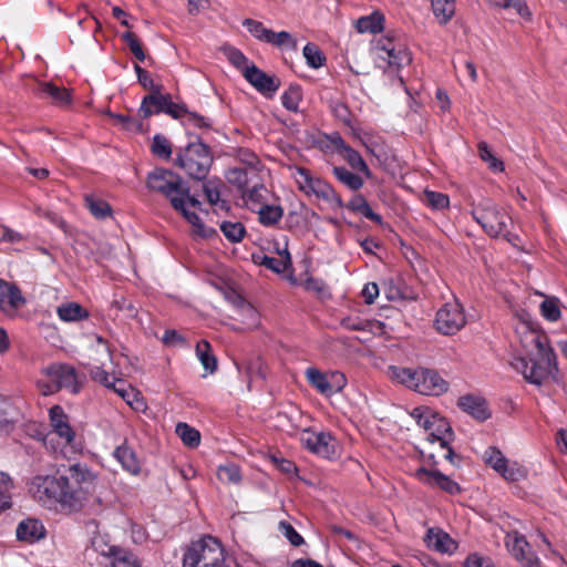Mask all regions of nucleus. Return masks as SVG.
<instances>
[{"label": "nucleus", "mask_w": 567, "mask_h": 567, "mask_svg": "<svg viewBox=\"0 0 567 567\" xmlns=\"http://www.w3.org/2000/svg\"><path fill=\"white\" fill-rule=\"evenodd\" d=\"M522 344L529 361L522 357L515 358L512 367L529 383L540 385L557 371L556 355L549 347L548 338L530 330L524 333Z\"/></svg>", "instance_id": "obj_1"}, {"label": "nucleus", "mask_w": 567, "mask_h": 567, "mask_svg": "<svg viewBox=\"0 0 567 567\" xmlns=\"http://www.w3.org/2000/svg\"><path fill=\"white\" fill-rule=\"evenodd\" d=\"M64 480L68 487L62 488L59 504L69 513L79 512L90 488L94 487L96 475L85 464L76 463L68 468Z\"/></svg>", "instance_id": "obj_2"}, {"label": "nucleus", "mask_w": 567, "mask_h": 567, "mask_svg": "<svg viewBox=\"0 0 567 567\" xmlns=\"http://www.w3.org/2000/svg\"><path fill=\"white\" fill-rule=\"evenodd\" d=\"M392 378L423 395H442L449 391V382L435 370L427 368H392Z\"/></svg>", "instance_id": "obj_3"}, {"label": "nucleus", "mask_w": 567, "mask_h": 567, "mask_svg": "<svg viewBox=\"0 0 567 567\" xmlns=\"http://www.w3.org/2000/svg\"><path fill=\"white\" fill-rule=\"evenodd\" d=\"M411 416L426 432V441L430 444L439 443V446L446 451L444 458L453 462L454 452L450 443L454 433L447 420L424 406L413 409Z\"/></svg>", "instance_id": "obj_4"}, {"label": "nucleus", "mask_w": 567, "mask_h": 567, "mask_svg": "<svg viewBox=\"0 0 567 567\" xmlns=\"http://www.w3.org/2000/svg\"><path fill=\"white\" fill-rule=\"evenodd\" d=\"M471 215L489 237H503L511 241L513 220L511 216L492 199L484 198L473 204Z\"/></svg>", "instance_id": "obj_5"}, {"label": "nucleus", "mask_w": 567, "mask_h": 567, "mask_svg": "<svg viewBox=\"0 0 567 567\" xmlns=\"http://www.w3.org/2000/svg\"><path fill=\"white\" fill-rule=\"evenodd\" d=\"M150 192L158 193L169 200L174 209L183 208V199L188 196V187L183 178L171 169L155 168L146 178Z\"/></svg>", "instance_id": "obj_6"}, {"label": "nucleus", "mask_w": 567, "mask_h": 567, "mask_svg": "<svg viewBox=\"0 0 567 567\" xmlns=\"http://www.w3.org/2000/svg\"><path fill=\"white\" fill-rule=\"evenodd\" d=\"M183 567H227L221 544L210 536L192 543L184 554Z\"/></svg>", "instance_id": "obj_7"}, {"label": "nucleus", "mask_w": 567, "mask_h": 567, "mask_svg": "<svg viewBox=\"0 0 567 567\" xmlns=\"http://www.w3.org/2000/svg\"><path fill=\"white\" fill-rule=\"evenodd\" d=\"M47 379L38 381V388L43 395H50L65 388L72 393H78L84 381V377H80L75 369L69 364H52L43 370Z\"/></svg>", "instance_id": "obj_8"}, {"label": "nucleus", "mask_w": 567, "mask_h": 567, "mask_svg": "<svg viewBox=\"0 0 567 567\" xmlns=\"http://www.w3.org/2000/svg\"><path fill=\"white\" fill-rule=\"evenodd\" d=\"M176 164L194 179H205L213 164L209 147L203 142L189 143L177 156Z\"/></svg>", "instance_id": "obj_9"}, {"label": "nucleus", "mask_w": 567, "mask_h": 567, "mask_svg": "<svg viewBox=\"0 0 567 567\" xmlns=\"http://www.w3.org/2000/svg\"><path fill=\"white\" fill-rule=\"evenodd\" d=\"M293 176L299 189L306 195H315L317 198L322 199L328 204H336L338 206L342 205L341 198L334 189L324 181L315 178L307 168H296Z\"/></svg>", "instance_id": "obj_10"}, {"label": "nucleus", "mask_w": 567, "mask_h": 567, "mask_svg": "<svg viewBox=\"0 0 567 567\" xmlns=\"http://www.w3.org/2000/svg\"><path fill=\"white\" fill-rule=\"evenodd\" d=\"M466 324L462 305L453 299L441 307L435 316L434 327L444 336H453Z\"/></svg>", "instance_id": "obj_11"}, {"label": "nucleus", "mask_w": 567, "mask_h": 567, "mask_svg": "<svg viewBox=\"0 0 567 567\" xmlns=\"http://www.w3.org/2000/svg\"><path fill=\"white\" fill-rule=\"evenodd\" d=\"M68 486L64 475L60 477L38 476L33 480L30 492L34 499L43 505H50L53 502L59 503L62 488Z\"/></svg>", "instance_id": "obj_12"}, {"label": "nucleus", "mask_w": 567, "mask_h": 567, "mask_svg": "<svg viewBox=\"0 0 567 567\" xmlns=\"http://www.w3.org/2000/svg\"><path fill=\"white\" fill-rule=\"evenodd\" d=\"M306 377L313 388L327 396L340 392L347 384L346 375L339 371L322 373L310 368L306 371Z\"/></svg>", "instance_id": "obj_13"}, {"label": "nucleus", "mask_w": 567, "mask_h": 567, "mask_svg": "<svg viewBox=\"0 0 567 567\" xmlns=\"http://www.w3.org/2000/svg\"><path fill=\"white\" fill-rule=\"evenodd\" d=\"M505 546L522 567H540L539 558L534 554L529 543L518 532L507 533Z\"/></svg>", "instance_id": "obj_14"}, {"label": "nucleus", "mask_w": 567, "mask_h": 567, "mask_svg": "<svg viewBox=\"0 0 567 567\" xmlns=\"http://www.w3.org/2000/svg\"><path fill=\"white\" fill-rule=\"evenodd\" d=\"M243 75L259 93L271 97L280 86L276 75H270L257 68L254 63L243 69Z\"/></svg>", "instance_id": "obj_15"}, {"label": "nucleus", "mask_w": 567, "mask_h": 567, "mask_svg": "<svg viewBox=\"0 0 567 567\" xmlns=\"http://www.w3.org/2000/svg\"><path fill=\"white\" fill-rule=\"evenodd\" d=\"M300 440L309 451L324 458H331L336 454V441L328 432L305 430Z\"/></svg>", "instance_id": "obj_16"}, {"label": "nucleus", "mask_w": 567, "mask_h": 567, "mask_svg": "<svg viewBox=\"0 0 567 567\" xmlns=\"http://www.w3.org/2000/svg\"><path fill=\"white\" fill-rule=\"evenodd\" d=\"M25 305V298L16 284L0 279V310L9 316Z\"/></svg>", "instance_id": "obj_17"}, {"label": "nucleus", "mask_w": 567, "mask_h": 567, "mask_svg": "<svg viewBox=\"0 0 567 567\" xmlns=\"http://www.w3.org/2000/svg\"><path fill=\"white\" fill-rule=\"evenodd\" d=\"M415 476L420 482L431 487H439L446 493L456 494L460 492L458 484L437 470L420 467L416 470Z\"/></svg>", "instance_id": "obj_18"}, {"label": "nucleus", "mask_w": 567, "mask_h": 567, "mask_svg": "<svg viewBox=\"0 0 567 567\" xmlns=\"http://www.w3.org/2000/svg\"><path fill=\"white\" fill-rule=\"evenodd\" d=\"M50 425L53 432L65 441L66 444H72L75 439V432L70 425L69 416L60 405H53L49 410Z\"/></svg>", "instance_id": "obj_19"}, {"label": "nucleus", "mask_w": 567, "mask_h": 567, "mask_svg": "<svg viewBox=\"0 0 567 567\" xmlns=\"http://www.w3.org/2000/svg\"><path fill=\"white\" fill-rule=\"evenodd\" d=\"M486 463L507 481H517L523 473L518 468L508 467L507 460L496 449H488L485 452Z\"/></svg>", "instance_id": "obj_20"}, {"label": "nucleus", "mask_w": 567, "mask_h": 567, "mask_svg": "<svg viewBox=\"0 0 567 567\" xmlns=\"http://www.w3.org/2000/svg\"><path fill=\"white\" fill-rule=\"evenodd\" d=\"M168 94H162L161 89L145 95L138 109V115L147 118L154 114L165 113L167 106Z\"/></svg>", "instance_id": "obj_21"}, {"label": "nucleus", "mask_w": 567, "mask_h": 567, "mask_svg": "<svg viewBox=\"0 0 567 567\" xmlns=\"http://www.w3.org/2000/svg\"><path fill=\"white\" fill-rule=\"evenodd\" d=\"M457 406L481 422L491 416L486 401L476 395L461 396L457 401Z\"/></svg>", "instance_id": "obj_22"}, {"label": "nucleus", "mask_w": 567, "mask_h": 567, "mask_svg": "<svg viewBox=\"0 0 567 567\" xmlns=\"http://www.w3.org/2000/svg\"><path fill=\"white\" fill-rule=\"evenodd\" d=\"M377 50L379 51V58L385 61L389 66L400 68L404 63L411 62L410 53L404 49L396 51L393 43L389 40L385 44L378 45Z\"/></svg>", "instance_id": "obj_23"}, {"label": "nucleus", "mask_w": 567, "mask_h": 567, "mask_svg": "<svg viewBox=\"0 0 567 567\" xmlns=\"http://www.w3.org/2000/svg\"><path fill=\"white\" fill-rule=\"evenodd\" d=\"M424 542L429 548L440 553H452L456 548L455 542L441 529L430 528Z\"/></svg>", "instance_id": "obj_24"}, {"label": "nucleus", "mask_w": 567, "mask_h": 567, "mask_svg": "<svg viewBox=\"0 0 567 567\" xmlns=\"http://www.w3.org/2000/svg\"><path fill=\"white\" fill-rule=\"evenodd\" d=\"M226 178L243 192L260 177L258 168L235 167L227 172Z\"/></svg>", "instance_id": "obj_25"}, {"label": "nucleus", "mask_w": 567, "mask_h": 567, "mask_svg": "<svg viewBox=\"0 0 567 567\" xmlns=\"http://www.w3.org/2000/svg\"><path fill=\"white\" fill-rule=\"evenodd\" d=\"M16 534L19 540L32 544L44 537L45 528L39 520L28 518L18 525Z\"/></svg>", "instance_id": "obj_26"}, {"label": "nucleus", "mask_w": 567, "mask_h": 567, "mask_svg": "<svg viewBox=\"0 0 567 567\" xmlns=\"http://www.w3.org/2000/svg\"><path fill=\"white\" fill-rule=\"evenodd\" d=\"M233 303L235 307V319L239 320L247 328L258 324V312L248 301L241 297H236Z\"/></svg>", "instance_id": "obj_27"}, {"label": "nucleus", "mask_w": 567, "mask_h": 567, "mask_svg": "<svg viewBox=\"0 0 567 567\" xmlns=\"http://www.w3.org/2000/svg\"><path fill=\"white\" fill-rule=\"evenodd\" d=\"M267 188L259 178L248 188L241 192V197L248 208L251 210L259 209L260 206L265 205Z\"/></svg>", "instance_id": "obj_28"}, {"label": "nucleus", "mask_w": 567, "mask_h": 567, "mask_svg": "<svg viewBox=\"0 0 567 567\" xmlns=\"http://www.w3.org/2000/svg\"><path fill=\"white\" fill-rule=\"evenodd\" d=\"M115 458L122 464L123 468L132 474H138L141 471V463L135 452L126 444L120 445L114 451Z\"/></svg>", "instance_id": "obj_29"}, {"label": "nucleus", "mask_w": 567, "mask_h": 567, "mask_svg": "<svg viewBox=\"0 0 567 567\" xmlns=\"http://www.w3.org/2000/svg\"><path fill=\"white\" fill-rule=\"evenodd\" d=\"M59 318L64 322L80 321L89 318V311L78 302H65L56 308Z\"/></svg>", "instance_id": "obj_30"}, {"label": "nucleus", "mask_w": 567, "mask_h": 567, "mask_svg": "<svg viewBox=\"0 0 567 567\" xmlns=\"http://www.w3.org/2000/svg\"><path fill=\"white\" fill-rule=\"evenodd\" d=\"M255 261L276 274L285 272L291 265L290 255L287 249H284V251L280 252L279 258L262 255L255 257Z\"/></svg>", "instance_id": "obj_31"}, {"label": "nucleus", "mask_w": 567, "mask_h": 567, "mask_svg": "<svg viewBox=\"0 0 567 567\" xmlns=\"http://www.w3.org/2000/svg\"><path fill=\"white\" fill-rule=\"evenodd\" d=\"M110 561L105 567H141L137 557L121 548H110Z\"/></svg>", "instance_id": "obj_32"}, {"label": "nucleus", "mask_w": 567, "mask_h": 567, "mask_svg": "<svg viewBox=\"0 0 567 567\" xmlns=\"http://www.w3.org/2000/svg\"><path fill=\"white\" fill-rule=\"evenodd\" d=\"M384 17L379 11L361 17L355 21V29L359 33H378L383 30Z\"/></svg>", "instance_id": "obj_33"}, {"label": "nucleus", "mask_w": 567, "mask_h": 567, "mask_svg": "<svg viewBox=\"0 0 567 567\" xmlns=\"http://www.w3.org/2000/svg\"><path fill=\"white\" fill-rule=\"evenodd\" d=\"M196 355L207 372L213 373L216 371L217 359L213 354L212 347L208 341L202 340L196 344Z\"/></svg>", "instance_id": "obj_34"}, {"label": "nucleus", "mask_w": 567, "mask_h": 567, "mask_svg": "<svg viewBox=\"0 0 567 567\" xmlns=\"http://www.w3.org/2000/svg\"><path fill=\"white\" fill-rule=\"evenodd\" d=\"M431 6L441 24L447 23L455 13V0H432Z\"/></svg>", "instance_id": "obj_35"}, {"label": "nucleus", "mask_w": 567, "mask_h": 567, "mask_svg": "<svg viewBox=\"0 0 567 567\" xmlns=\"http://www.w3.org/2000/svg\"><path fill=\"white\" fill-rule=\"evenodd\" d=\"M38 92L52 99L58 104L63 105L70 103L69 91L64 87L55 86L52 83H40L38 86Z\"/></svg>", "instance_id": "obj_36"}, {"label": "nucleus", "mask_w": 567, "mask_h": 567, "mask_svg": "<svg viewBox=\"0 0 567 567\" xmlns=\"http://www.w3.org/2000/svg\"><path fill=\"white\" fill-rule=\"evenodd\" d=\"M348 207L355 212V213H359L361 215H363L365 218L370 219V220H373L375 223H381V216L375 214L370 205L368 204L367 199L361 195V194H357L354 195L349 204H348Z\"/></svg>", "instance_id": "obj_37"}, {"label": "nucleus", "mask_w": 567, "mask_h": 567, "mask_svg": "<svg viewBox=\"0 0 567 567\" xmlns=\"http://www.w3.org/2000/svg\"><path fill=\"white\" fill-rule=\"evenodd\" d=\"M85 205L95 218L103 219L112 214L110 204L103 199L95 198L94 196L86 195Z\"/></svg>", "instance_id": "obj_38"}, {"label": "nucleus", "mask_w": 567, "mask_h": 567, "mask_svg": "<svg viewBox=\"0 0 567 567\" xmlns=\"http://www.w3.org/2000/svg\"><path fill=\"white\" fill-rule=\"evenodd\" d=\"M258 215L262 225L272 226L281 219L284 210L280 206L265 204L259 207Z\"/></svg>", "instance_id": "obj_39"}, {"label": "nucleus", "mask_w": 567, "mask_h": 567, "mask_svg": "<svg viewBox=\"0 0 567 567\" xmlns=\"http://www.w3.org/2000/svg\"><path fill=\"white\" fill-rule=\"evenodd\" d=\"M333 174L339 182L352 190H358L363 186V179L359 175L348 171L344 167H334Z\"/></svg>", "instance_id": "obj_40"}, {"label": "nucleus", "mask_w": 567, "mask_h": 567, "mask_svg": "<svg viewBox=\"0 0 567 567\" xmlns=\"http://www.w3.org/2000/svg\"><path fill=\"white\" fill-rule=\"evenodd\" d=\"M116 382L117 384L113 389L114 392H116L128 405L134 409H138L142 404L138 393L123 380H117Z\"/></svg>", "instance_id": "obj_41"}, {"label": "nucleus", "mask_w": 567, "mask_h": 567, "mask_svg": "<svg viewBox=\"0 0 567 567\" xmlns=\"http://www.w3.org/2000/svg\"><path fill=\"white\" fill-rule=\"evenodd\" d=\"M176 433L183 443L189 447H196L200 442L199 432L186 423H178L176 425Z\"/></svg>", "instance_id": "obj_42"}, {"label": "nucleus", "mask_w": 567, "mask_h": 567, "mask_svg": "<svg viewBox=\"0 0 567 567\" xmlns=\"http://www.w3.org/2000/svg\"><path fill=\"white\" fill-rule=\"evenodd\" d=\"M217 477L225 484H238L241 480L240 470L233 463L220 465L217 470Z\"/></svg>", "instance_id": "obj_43"}, {"label": "nucleus", "mask_w": 567, "mask_h": 567, "mask_svg": "<svg viewBox=\"0 0 567 567\" xmlns=\"http://www.w3.org/2000/svg\"><path fill=\"white\" fill-rule=\"evenodd\" d=\"M302 53L309 66L319 69L324 64L326 56L318 45L308 43L305 45Z\"/></svg>", "instance_id": "obj_44"}, {"label": "nucleus", "mask_w": 567, "mask_h": 567, "mask_svg": "<svg viewBox=\"0 0 567 567\" xmlns=\"http://www.w3.org/2000/svg\"><path fill=\"white\" fill-rule=\"evenodd\" d=\"M302 93L298 85H291L281 96L282 105L291 112H298Z\"/></svg>", "instance_id": "obj_45"}, {"label": "nucleus", "mask_w": 567, "mask_h": 567, "mask_svg": "<svg viewBox=\"0 0 567 567\" xmlns=\"http://www.w3.org/2000/svg\"><path fill=\"white\" fill-rule=\"evenodd\" d=\"M343 157L353 169L362 172L365 176L370 177L371 172L362 156L357 151L347 146L343 151Z\"/></svg>", "instance_id": "obj_46"}, {"label": "nucleus", "mask_w": 567, "mask_h": 567, "mask_svg": "<svg viewBox=\"0 0 567 567\" xmlns=\"http://www.w3.org/2000/svg\"><path fill=\"white\" fill-rule=\"evenodd\" d=\"M267 43L272 44L277 48H289L292 50L297 49V41L287 31L274 32L271 30Z\"/></svg>", "instance_id": "obj_47"}, {"label": "nucleus", "mask_w": 567, "mask_h": 567, "mask_svg": "<svg viewBox=\"0 0 567 567\" xmlns=\"http://www.w3.org/2000/svg\"><path fill=\"white\" fill-rule=\"evenodd\" d=\"M540 312L549 321H557L560 318L559 300L555 297L546 298L540 303Z\"/></svg>", "instance_id": "obj_48"}, {"label": "nucleus", "mask_w": 567, "mask_h": 567, "mask_svg": "<svg viewBox=\"0 0 567 567\" xmlns=\"http://www.w3.org/2000/svg\"><path fill=\"white\" fill-rule=\"evenodd\" d=\"M244 27L255 37L257 40L267 43L270 35V29H267L260 21L246 19L243 22Z\"/></svg>", "instance_id": "obj_49"}, {"label": "nucleus", "mask_w": 567, "mask_h": 567, "mask_svg": "<svg viewBox=\"0 0 567 567\" xmlns=\"http://www.w3.org/2000/svg\"><path fill=\"white\" fill-rule=\"evenodd\" d=\"M152 152L157 157L168 159L172 155V145L165 136L156 134L153 137Z\"/></svg>", "instance_id": "obj_50"}, {"label": "nucleus", "mask_w": 567, "mask_h": 567, "mask_svg": "<svg viewBox=\"0 0 567 567\" xmlns=\"http://www.w3.org/2000/svg\"><path fill=\"white\" fill-rule=\"evenodd\" d=\"M220 229L230 241H240L245 235V227L240 223L224 221Z\"/></svg>", "instance_id": "obj_51"}, {"label": "nucleus", "mask_w": 567, "mask_h": 567, "mask_svg": "<svg viewBox=\"0 0 567 567\" xmlns=\"http://www.w3.org/2000/svg\"><path fill=\"white\" fill-rule=\"evenodd\" d=\"M220 181L208 179L203 185L204 194L210 205H217L220 202Z\"/></svg>", "instance_id": "obj_52"}, {"label": "nucleus", "mask_w": 567, "mask_h": 567, "mask_svg": "<svg viewBox=\"0 0 567 567\" xmlns=\"http://www.w3.org/2000/svg\"><path fill=\"white\" fill-rule=\"evenodd\" d=\"M13 423V408L8 402H0V433L9 432Z\"/></svg>", "instance_id": "obj_53"}, {"label": "nucleus", "mask_w": 567, "mask_h": 567, "mask_svg": "<svg viewBox=\"0 0 567 567\" xmlns=\"http://www.w3.org/2000/svg\"><path fill=\"white\" fill-rule=\"evenodd\" d=\"M122 38L128 45L132 54L138 61H144L146 56H145L144 50H143L142 44H141L140 40L137 39V37L133 32L127 31V32L123 33Z\"/></svg>", "instance_id": "obj_54"}, {"label": "nucleus", "mask_w": 567, "mask_h": 567, "mask_svg": "<svg viewBox=\"0 0 567 567\" xmlns=\"http://www.w3.org/2000/svg\"><path fill=\"white\" fill-rule=\"evenodd\" d=\"M278 528L292 546L298 547L303 544L302 536L293 528L290 523L282 520L279 523Z\"/></svg>", "instance_id": "obj_55"}, {"label": "nucleus", "mask_w": 567, "mask_h": 567, "mask_svg": "<svg viewBox=\"0 0 567 567\" xmlns=\"http://www.w3.org/2000/svg\"><path fill=\"white\" fill-rule=\"evenodd\" d=\"M424 196L427 205L435 209H443L450 204L449 196L443 193L426 190Z\"/></svg>", "instance_id": "obj_56"}, {"label": "nucleus", "mask_w": 567, "mask_h": 567, "mask_svg": "<svg viewBox=\"0 0 567 567\" xmlns=\"http://www.w3.org/2000/svg\"><path fill=\"white\" fill-rule=\"evenodd\" d=\"M111 308L116 311H125L128 318H134L137 315V308L135 305L123 296L115 297L111 303Z\"/></svg>", "instance_id": "obj_57"}, {"label": "nucleus", "mask_w": 567, "mask_h": 567, "mask_svg": "<svg viewBox=\"0 0 567 567\" xmlns=\"http://www.w3.org/2000/svg\"><path fill=\"white\" fill-rule=\"evenodd\" d=\"M91 378L103 384L104 386L109 388V389H114V386L117 384V380L116 378L110 375L105 370L96 367L94 369L91 370Z\"/></svg>", "instance_id": "obj_58"}, {"label": "nucleus", "mask_w": 567, "mask_h": 567, "mask_svg": "<svg viewBox=\"0 0 567 567\" xmlns=\"http://www.w3.org/2000/svg\"><path fill=\"white\" fill-rule=\"evenodd\" d=\"M109 115L112 118H114L117 124L122 125L123 128H125L127 131H134V132L142 131V123L128 115L115 114V113H110Z\"/></svg>", "instance_id": "obj_59"}, {"label": "nucleus", "mask_w": 567, "mask_h": 567, "mask_svg": "<svg viewBox=\"0 0 567 567\" xmlns=\"http://www.w3.org/2000/svg\"><path fill=\"white\" fill-rule=\"evenodd\" d=\"M237 158L241 164H245V168H258L259 159L257 155L247 148H239L237 152Z\"/></svg>", "instance_id": "obj_60"}, {"label": "nucleus", "mask_w": 567, "mask_h": 567, "mask_svg": "<svg viewBox=\"0 0 567 567\" xmlns=\"http://www.w3.org/2000/svg\"><path fill=\"white\" fill-rule=\"evenodd\" d=\"M134 70L136 72L140 84L144 89L151 90V93L155 92L156 89H161L159 86L154 84L150 73L145 71L143 68H141L138 64L134 65Z\"/></svg>", "instance_id": "obj_61"}, {"label": "nucleus", "mask_w": 567, "mask_h": 567, "mask_svg": "<svg viewBox=\"0 0 567 567\" xmlns=\"http://www.w3.org/2000/svg\"><path fill=\"white\" fill-rule=\"evenodd\" d=\"M12 488H13V483H12L10 476L4 472H0V498L11 502V489Z\"/></svg>", "instance_id": "obj_62"}, {"label": "nucleus", "mask_w": 567, "mask_h": 567, "mask_svg": "<svg viewBox=\"0 0 567 567\" xmlns=\"http://www.w3.org/2000/svg\"><path fill=\"white\" fill-rule=\"evenodd\" d=\"M247 372L251 377H258L260 379L266 378V367L261 358H256L251 360L247 367Z\"/></svg>", "instance_id": "obj_63"}, {"label": "nucleus", "mask_w": 567, "mask_h": 567, "mask_svg": "<svg viewBox=\"0 0 567 567\" xmlns=\"http://www.w3.org/2000/svg\"><path fill=\"white\" fill-rule=\"evenodd\" d=\"M464 567H495V566L491 559L481 557L477 554H473L466 558Z\"/></svg>", "instance_id": "obj_64"}]
</instances>
